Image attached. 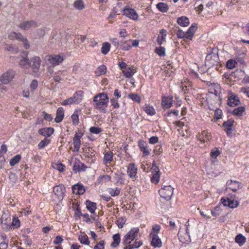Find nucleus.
<instances>
[{
    "instance_id": "obj_1",
    "label": "nucleus",
    "mask_w": 249,
    "mask_h": 249,
    "mask_svg": "<svg viewBox=\"0 0 249 249\" xmlns=\"http://www.w3.org/2000/svg\"><path fill=\"white\" fill-rule=\"evenodd\" d=\"M93 101L95 102V107L97 109H102L105 112L107 104L108 102V98L107 94L102 93L96 95L94 97Z\"/></svg>"
},
{
    "instance_id": "obj_2",
    "label": "nucleus",
    "mask_w": 249,
    "mask_h": 249,
    "mask_svg": "<svg viewBox=\"0 0 249 249\" xmlns=\"http://www.w3.org/2000/svg\"><path fill=\"white\" fill-rule=\"evenodd\" d=\"M139 232V229L138 228H133L131 229L124 237L122 244L123 245H127L128 243H131L135 239Z\"/></svg>"
},
{
    "instance_id": "obj_3",
    "label": "nucleus",
    "mask_w": 249,
    "mask_h": 249,
    "mask_svg": "<svg viewBox=\"0 0 249 249\" xmlns=\"http://www.w3.org/2000/svg\"><path fill=\"white\" fill-rule=\"evenodd\" d=\"M174 188L171 185L164 186L159 191V193L162 198L169 201L171 200L173 194Z\"/></svg>"
},
{
    "instance_id": "obj_4",
    "label": "nucleus",
    "mask_w": 249,
    "mask_h": 249,
    "mask_svg": "<svg viewBox=\"0 0 249 249\" xmlns=\"http://www.w3.org/2000/svg\"><path fill=\"white\" fill-rule=\"evenodd\" d=\"M16 72L12 70H8L3 73L0 78V81L2 84H7L14 78Z\"/></svg>"
},
{
    "instance_id": "obj_5",
    "label": "nucleus",
    "mask_w": 249,
    "mask_h": 249,
    "mask_svg": "<svg viewBox=\"0 0 249 249\" xmlns=\"http://www.w3.org/2000/svg\"><path fill=\"white\" fill-rule=\"evenodd\" d=\"M53 192L59 201H61L64 197L65 193V187L62 184H59L53 187Z\"/></svg>"
},
{
    "instance_id": "obj_6",
    "label": "nucleus",
    "mask_w": 249,
    "mask_h": 249,
    "mask_svg": "<svg viewBox=\"0 0 249 249\" xmlns=\"http://www.w3.org/2000/svg\"><path fill=\"white\" fill-rule=\"evenodd\" d=\"M218 59V56L216 54L210 53L205 58V65L209 67L213 66L217 63Z\"/></svg>"
},
{
    "instance_id": "obj_7",
    "label": "nucleus",
    "mask_w": 249,
    "mask_h": 249,
    "mask_svg": "<svg viewBox=\"0 0 249 249\" xmlns=\"http://www.w3.org/2000/svg\"><path fill=\"white\" fill-rule=\"evenodd\" d=\"M122 12L123 15L134 20H136L138 18L139 16L138 14L133 8H126L122 10Z\"/></svg>"
},
{
    "instance_id": "obj_8",
    "label": "nucleus",
    "mask_w": 249,
    "mask_h": 249,
    "mask_svg": "<svg viewBox=\"0 0 249 249\" xmlns=\"http://www.w3.org/2000/svg\"><path fill=\"white\" fill-rule=\"evenodd\" d=\"M31 65L30 67H31L33 72L35 73L38 72L41 63V60L39 57L34 56L32 57L31 58Z\"/></svg>"
},
{
    "instance_id": "obj_9",
    "label": "nucleus",
    "mask_w": 249,
    "mask_h": 249,
    "mask_svg": "<svg viewBox=\"0 0 249 249\" xmlns=\"http://www.w3.org/2000/svg\"><path fill=\"white\" fill-rule=\"evenodd\" d=\"M37 26V23L35 20H28L22 22L18 26L22 30H28Z\"/></svg>"
},
{
    "instance_id": "obj_10",
    "label": "nucleus",
    "mask_w": 249,
    "mask_h": 249,
    "mask_svg": "<svg viewBox=\"0 0 249 249\" xmlns=\"http://www.w3.org/2000/svg\"><path fill=\"white\" fill-rule=\"evenodd\" d=\"M83 134L82 133H76L73 138V143L74 145V151L79 152L81 147V138Z\"/></svg>"
},
{
    "instance_id": "obj_11",
    "label": "nucleus",
    "mask_w": 249,
    "mask_h": 249,
    "mask_svg": "<svg viewBox=\"0 0 249 249\" xmlns=\"http://www.w3.org/2000/svg\"><path fill=\"white\" fill-rule=\"evenodd\" d=\"M240 183L237 181L229 180L226 183V190H231L233 192L236 191L240 188Z\"/></svg>"
},
{
    "instance_id": "obj_12",
    "label": "nucleus",
    "mask_w": 249,
    "mask_h": 249,
    "mask_svg": "<svg viewBox=\"0 0 249 249\" xmlns=\"http://www.w3.org/2000/svg\"><path fill=\"white\" fill-rule=\"evenodd\" d=\"M197 28V24L194 23L189 27L188 31L186 32L187 36L185 39V42L189 41L192 39L194 36V34Z\"/></svg>"
},
{
    "instance_id": "obj_13",
    "label": "nucleus",
    "mask_w": 249,
    "mask_h": 249,
    "mask_svg": "<svg viewBox=\"0 0 249 249\" xmlns=\"http://www.w3.org/2000/svg\"><path fill=\"white\" fill-rule=\"evenodd\" d=\"M221 200L224 206H228L231 208H236L239 205V202L237 201H234L229 198L226 199L222 198Z\"/></svg>"
},
{
    "instance_id": "obj_14",
    "label": "nucleus",
    "mask_w": 249,
    "mask_h": 249,
    "mask_svg": "<svg viewBox=\"0 0 249 249\" xmlns=\"http://www.w3.org/2000/svg\"><path fill=\"white\" fill-rule=\"evenodd\" d=\"M240 100L237 96L234 93H231L228 100V105L230 107H234L239 105Z\"/></svg>"
},
{
    "instance_id": "obj_15",
    "label": "nucleus",
    "mask_w": 249,
    "mask_h": 249,
    "mask_svg": "<svg viewBox=\"0 0 249 249\" xmlns=\"http://www.w3.org/2000/svg\"><path fill=\"white\" fill-rule=\"evenodd\" d=\"M196 137L199 141L203 143L211 139V134L206 130L202 131L201 133L198 134Z\"/></svg>"
},
{
    "instance_id": "obj_16",
    "label": "nucleus",
    "mask_w": 249,
    "mask_h": 249,
    "mask_svg": "<svg viewBox=\"0 0 249 249\" xmlns=\"http://www.w3.org/2000/svg\"><path fill=\"white\" fill-rule=\"evenodd\" d=\"M150 238L151 239V245L155 248H160L162 246L161 239L158 235H149Z\"/></svg>"
},
{
    "instance_id": "obj_17",
    "label": "nucleus",
    "mask_w": 249,
    "mask_h": 249,
    "mask_svg": "<svg viewBox=\"0 0 249 249\" xmlns=\"http://www.w3.org/2000/svg\"><path fill=\"white\" fill-rule=\"evenodd\" d=\"M49 61L53 65H58L63 61V58L59 55L49 56Z\"/></svg>"
},
{
    "instance_id": "obj_18",
    "label": "nucleus",
    "mask_w": 249,
    "mask_h": 249,
    "mask_svg": "<svg viewBox=\"0 0 249 249\" xmlns=\"http://www.w3.org/2000/svg\"><path fill=\"white\" fill-rule=\"evenodd\" d=\"M72 193L76 195H82L85 192L84 187L79 183L75 184L72 187Z\"/></svg>"
},
{
    "instance_id": "obj_19",
    "label": "nucleus",
    "mask_w": 249,
    "mask_h": 249,
    "mask_svg": "<svg viewBox=\"0 0 249 249\" xmlns=\"http://www.w3.org/2000/svg\"><path fill=\"white\" fill-rule=\"evenodd\" d=\"M53 132L54 129L52 127H45L38 130V133L44 137H50Z\"/></svg>"
},
{
    "instance_id": "obj_20",
    "label": "nucleus",
    "mask_w": 249,
    "mask_h": 249,
    "mask_svg": "<svg viewBox=\"0 0 249 249\" xmlns=\"http://www.w3.org/2000/svg\"><path fill=\"white\" fill-rule=\"evenodd\" d=\"M137 172V167L134 163L129 164L127 173L130 178L135 177Z\"/></svg>"
},
{
    "instance_id": "obj_21",
    "label": "nucleus",
    "mask_w": 249,
    "mask_h": 249,
    "mask_svg": "<svg viewBox=\"0 0 249 249\" xmlns=\"http://www.w3.org/2000/svg\"><path fill=\"white\" fill-rule=\"evenodd\" d=\"M113 153L110 151L106 152L105 153L103 162L106 165L108 166V164H110L113 160Z\"/></svg>"
},
{
    "instance_id": "obj_22",
    "label": "nucleus",
    "mask_w": 249,
    "mask_h": 249,
    "mask_svg": "<svg viewBox=\"0 0 249 249\" xmlns=\"http://www.w3.org/2000/svg\"><path fill=\"white\" fill-rule=\"evenodd\" d=\"M173 97H162V106L166 108H170L172 105Z\"/></svg>"
},
{
    "instance_id": "obj_23",
    "label": "nucleus",
    "mask_w": 249,
    "mask_h": 249,
    "mask_svg": "<svg viewBox=\"0 0 249 249\" xmlns=\"http://www.w3.org/2000/svg\"><path fill=\"white\" fill-rule=\"evenodd\" d=\"M8 240L5 234L0 235V249H7Z\"/></svg>"
},
{
    "instance_id": "obj_24",
    "label": "nucleus",
    "mask_w": 249,
    "mask_h": 249,
    "mask_svg": "<svg viewBox=\"0 0 249 249\" xmlns=\"http://www.w3.org/2000/svg\"><path fill=\"white\" fill-rule=\"evenodd\" d=\"M16 39L21 41L23 42L25 49H28L29 48L30 44L29 41L27 38H25L21 34L17 33Z\"/></svg>"
},
{
    "instance_id": "obj_25",
    "label": "nucleus",
    "mask_w": 249,
    "mask_h": 249,
    "mask_svg": "<svg viewBox=\"0 0 249 249\" xmlns=\"http://www.w3.org/2000/svg\"><path fill=\"white\" fill-rule=\"evenodd\" d=\"M64 118V109L62 107H59L57 110L56 115L55 118L56 123H60Z\"/></svg>"
},
{
    "instance_id": "obj_26",
    "label": "nucleus",
    "mask_w": 249,
    "mask_h": 249,
    "mask_svg": "<svg viewBox=\"0 0 249 249\" xmlns=\"http://www.w3.org/2000/svg\"><path fill=\"white\" fill-rule=\"evenodd\" d=\"M177 23L181 26L185 27L189 25V20L186 17L182 16L178 18Z\"/></svg>"
},
{
    "instance_id": "obj_27",
    "label": "nucleus",
    "mask_w": 249,
    "mask_h": 249,
    "mask_svg": "<svg viewBox=\"0 0 249 249\" xmlns=\"http://www.w3.org/2000/svg\"><path fill=\"white\" fill-rule=\"evenodd\" d=\"M83 92L81 90L76 92L71 97L75 103H79L82 100Z\"/></svg>"
},
{
    "instance_id": "obj_28",
    "label": "nucleus",
    "mask_w": 249,
    "mask_h": 249,
    "mask_svg": "<svg viewBox=\"0 0 249 249\" xmlns=\"http://www.w3.org/2000/svg\"><path fill=\"white\" fill-rule=\"evenodd\" d=\"M19 64L23 68L28 69L31 65V59L29 60L26 57L23 58L20 60Z\"/></svg>"
},
{
    "instance_id": "obj_29",
    "label": "nucleus",
    "mask_w": 249,
    "mask_h": 249,
    "mask_svg": "<svg viewBox=\"0 0 249 249\" xmlns=\"http://www.w3.org/2000/svg\"><path fill=\"white\" fill-rule=\"evenodd\" d=\"M107 67L104 65L99 66L95 70V73L96 76H99L105 74L107 72Z\"/></svg>"
},
{
    "instance_id": "obj_30",
    "label": "nucleus",
    "mask_w": 249,
    "mask_h": 249,
    "mask_svg": "<svg viewBox=\"0 0 249 249\" xmlns=\"http://www.w3.org/2000/svg\"><path fill=\"white\" fill-rule=\"evenodd\" d=\"M246 239L242 234L239 233L235 238V241L240 246L243 245L246 242Z\"/></svg>"
},
{
    "instance_id": "obj_31",
    "label": "nucleus",
    "mask_w": 249,
    "mask_h": 249,
    "mask_svg": "<svg viewBox=\"0 0 249 249\" xmlns=\"http://www.w3.org/2000/svg\"><path fill=\"white\" fill-rule=\"evenodd\" d=\"M87 209L91 213H94L95 210L96 209V203L92 202L89 200H87L86 203Z\"/></svg>"
},
{
    "instance_id": "obj_32",
    "label": "nucleus",
    "mask_w": 249,
    "mask_h": 249,
    "mask_svg": "<svg viewBox=\"0 0 249 249\" xmlns=\"http://www.w3.org/2000/svg\"><path fill=\"white\" fill-rule=\"evenodd\" d=\"M113 242L111 244V247L113 248L117 247L121 241V236L119 233H117L113 236Z\"/></svg>"
},
{
    "instance_id": "obj_33",
    "label": "nucleus",
    "mask_w": 249,
    "mask_h": 249,
    "mask_svg": "<svg viewBox=\"0 0 249 249\" xmlns=\"http://www.w3.org/2000/svg\"><path fill=\"white\" fill-rule=\"evenodd\" d=\"M84 156H85L86 158L90 159L91 162H94V161L95 160L94 156V154L93 152L90 151V149H86L84 151Z\"/></svg>"
},
{
    "instance_id": "obj_34",
    "label": "nucleus",
    "mask_w": 249,
    "mask_h": 249,
    "mask_svg": "<svg viewBox=\"0 0 249 249\" xmlns=\"http://www.w3.org/2000/svg\"><path fill=\"white\" fill-rule=\"evenodd\" d=\"M81 166H84V163L80 162L79 160H75L73 167V171L75 173L77 172L82 171Z\"/></svg>"
},
{
    "instance_id": "obj_35",
    "label": "nucleus",
    "mask_w": 249,
    "mask_h": 249,
    "mask_svg": "<svg viewBox=\"0 0 249 249\" xmlns=\"http://www.w3.org/2000/svg\"><path fill=\"white\" fill-rule=\"evenodd\" d=\"M158 9L163 13L166 12L168 10L167 4L163 2H159L156 5Z\"/></svg>"
},
{
    "instance_id": "obj_36",
    "label": "nucleus",
    "mask_w": 249,
    "mask_h": 249,
    "mask_svg": "<svg viewBox=\"0 0 249 249\" xmlns=\"http://www.w3.org/2000/svg\"><path fill=\"white\" fill-rule=\"evenodd\" d=\"M160 178V171L158 169L157 171H155V173L153 174L152 177L151 178V181L152 183L157 184L159 182Z\"/></svg>"
},
{
    "instance_id": "obj_37",
    "label": "nucleus",
    "mask_w": 249,
    "mask_h": 249,
    "mask_svg": "<svg viewBox=\"0 0 249 249\" xmlns=\"http://www.w3.org/2000/svg\"><path fill=\"white\" fill-rule=\"evenodd\" d=\"M144 111L148 115H153L155 114L156 112L153 107L148 105H145L143 107Z\"/></svg>"
},
{
    "instance_id": "obj_38",
    "label": "nucleus",
    "mask_w": 249,
    "mask_h": 249,
    "mask_svg": "<svg viewBox=\"0 0 249 249\" xmlns=\"http://www.w3.org/2000/svg\"><path fill=\"white\" fill-rule=\"evenodd\" d=\"M110 48V44L108 42H104L102 44L101 52L104 54H107Z\"/></svg>"
},
{
    "instance_id": "obj_39",
    "label": "nucleus",
    "mask_w": 249,
    "mask_h": 249,
    "mask_svg": "<svg viewBox=\"0 0 249 249\" xmlns=\"http://www.w3.org/2000/svg\"><path fill=\"white\" fill-rule=\"evenodd\" d=\"M21 159V155L19 154L17 155L16 156L13 157L10 161V164L11 166H14L17 163H18Z\"/></svg>"
},
{
    "instance_id": "obj_40",
    "label": "nucleus",
    "mask_w": 249,
    "mask_h": 249,
    "mask_svg": "<svg viewBox=\"0 0 249 249\" xmlns=\"http://www.w3.org/2000/svg\"><path fill=\"white\" fill-rule=\"evenodd\" d=\"M245 107H239L236 108H234L232 111L233 115L236 116H239L245 112Z\"/></svg>"
},
{
    "instance_id": "obj_41",
    "label": "nucleus",
    "mask_w": 249,
    "mask_h": 249,
    "mask_svg": "<svg viewBox=\"0 0 249 249\" xmlns=\"http://www.w3.org/2000/svg\"><path fill=\"white\" fill-rule=\"evenodd\" d=\"M123 72L125 76L127 78H130L134 73L133 69L131 67L125 68V69L123 71Z\"/></svg>"
},
{
    "instance_id": "obj_42",
    "label": "nucleus",
    "mask_w": 249,
    "mask_h": 249,
    "mask_svg": "<svg viewBox=\"0 0 249 249\" xmlns=\"http://www.w3.org/2000/svg\"><path fill=\"white\" fill-rule=\"evenodd\" d=\"M50 142V140L44 138L43 140L41 141L38 144L39 149H43L47 146Z\"/></svg>"
},
{
    "instance_id": "obj_43",
    "label": "nucleus",
    "mask_w": 249,
    "mask_h": 249,
    "mask_svg": "<svg viewBox=\"0 0 249 249\" xmlns=\"http://www.w3.org/2000/svg\"><path fill=\"white\" fill-rule=\"evenodd\" d=\"M121 48L124 51H128L131 48V45L129 40L121 42Z\"/></svg>"
},
{
    "instance_id": "obj_44",
    "label": "nucleus",
    "mask_w": 249,
    "mask_h": 249,
    "mask_svg": "<svg viewBox=\"0 0 249 249\" xmlns=\"http://www.w3.org/2000/svg\"><path fill=\"white\" fill-rule=\"evenodd\" d=\"M79 240L81 244L84 245H89V238L86 234L83 235H80L79 237Z\"/></svg>"
},
{
    "instance_id": "obj_45",
    "label": "nucleus",
    "mask_w": 249,
    "mask_h": 249,
    "mask_svg": "<svg viewBox=\"0 0 249 249\" xmlns=\"http://www.w3.org/2000/svg\"><path fill=\"white\" fill-rule=\"evenodd\" d=\"M74 7L78 10H82L84 8V2L82 0H77L74 2Z\"/></svg>"
},
{
    "instance_id": "obj_46",
    "label": "nucleus",
    "mask_w": 249,
    "mask_h": 249,
    "mask_svg": "<svg viewBox=\"0 0 249 249\" xmlns=\"http://www.w3.org/2000/svg\"><path fill=\"white\" fill-rule=\"evenodd\" d=\"M233 121L229 120L224 122L223 124V125L225 128V129H228V131H231V127L233 125Z\"/></svg>"
},
{
    "instance_id": "obj_47",
    "label": "nucleus",
    "mask_w": 249,
    "mask_h": 249,
    "mask_svg": "<svg viewBox=\"0 0 249 249\" xmlns=\"http://www.w3.org/2000/svg\"><path fill=\"white\" fill-rule=\"evenodd\" d=\"M128 97L138 103H140L141 101V98L140 96L138 94L136 93L129 94L128 95Z\"/></svg>"
},
{
    "instance_id": "obj_48",
    "label": "nucleus",
    "mask_w": 249,
    "mask_h": 249,
    "mask_svg": "<svg viewBox=\"0 0 249 249\" xmlns=\"http://www.w3.org/2000/svg\"><path fill=\"white\" fill-rule=\"evenodd\" d=\"M160 227L159 225H155L153 226L152 231L150 233V235H158V234L159 233L160 230Z\"/></svg>"
},
{
    "instance_id": "obj_49",
    "label": "nucleus",
    "mask_w": 249,
    "mask_h": 249,
    "mask_svg": "<svg viewBox=\"0 0 249 249\" xmlns=\"http://www.w3.org/2000/svg\"><path fill=\"white\" fill-rule=\"evenodd\" d=\"M20 225V222L18 219V217L14 216L13 217V221L12 223V226L15 228H18L19 227Z\"/></svg>"
},
{
    "instance_id": "obj_50",
    "label": "nucleus",
    "mask_w": 249,
    "mask_h": 249,
    "mask_svg": "<svg viewBox=\"0 0 249 249\" xmlns=\"http://www.w3.org/2000/svg\"><path fill=\"white\" fill-rule=\"evenodd\" d=\"M220 154V151L217 147L213 148L211 152V157L212 158L215 159Z\"/></svg>"
},
{
    "instance_id": "obj_51",
    "label": "nucleus",
    "mask_w": 249,
    "mask_h": 249,
    "mask_svg": "<svg viewBox=\"0 0 249 249\" xmlns=\"http://www.w3.org/2000/svg\"><path fill=\"white\" fill-rule=\"evenodd\" d=\"M109 193L110 194V195L112 196H118L120 194L121 189L118 187H116L115 189H109Z\"/></svg>"
},
{
    "instance_id": "obj_52",
    "label": "nucleus",
    "mask_w": 249,
    "mask_h": 249,
    "mask_svg": "<svg viewBox=\"0 0 249 249\" xmlns=\"http://www.w3.org/2000/svg\"><path fill=\"white\" fill-rule=\"evenodd\" d=\"M126 218L125 217H121L119 218L116 222V223L118 225V227L119 228H123L124 225L125 224L126 222Z\"/></svg>"
},
{
    "instance_id": "obj_53",
    "label": "nucleus",
    "mask_w": 249,
    "mask_h": 249,
    "mask_svg": "<svg viewBox=\"0 0 249 249\" xmlns=\"http://www.w3.org/2000/svg\"><path fill=\"white\" fill-rule=\"evenodd\" d=\"M165 49L163 47H160L156 48L155 49V53H157L160 56H163L165 55Z\"/></svg>"
},
{
    "instance_id": "obj_54",
    "label": "nucleus",
    "mask_w": 249,
    "mask_h": 249,
    "mask_svg": "<svg viewBox=\"0 0 249 249\" xmlns=\"http://www.w3.org/2000/svg\"><path fill=\"white\" fill-rule=\"evenodd\" d=\"M236 62L232 59L229 60L226 63V66L229 69H232L235 67Z\"/></svg>"
},
{
    "instance_id": "obj_55",
    "label": "nucleus",
    "mask_w": 249,
    "mask_h": 249,
    "mask_svg": "<svg viewBox=\"0 0 249 249\" xmlns=\"http://www.w3.org/2000/svg\"><path fill=\"white\" fill-rule=\"evenodd\" d=\"M89 131L91 133L98 134L102 131V129L98 127L92 126L89 128Z\"/></svg>"
},
{
    "instance_id": "obj_56",
    "label": "nucleus",
    "mask_w": 249,
    "mask_h": 249,
    "mask_svg": "<svg viewBox=\"0 0 249 249\" xmlns=\"http://www.w3.org/2000/svg\"><path fill=\"white\" fill-rule=\"evenodd\" d=\"M142 245V241H137L136 240L133 243H131V245L133 249L138 248Z\"/></svg>"
},
{
    "instance_id": "obj_57",
    "label": "nucleus",
    "mask_w": 249,
    "mask_h": 249,
    "mask_svg": "<svg viewBox=\"0 0 249 249\" xmlns=\"http://www.w3.org/2000/svg\"><path fill=\"white\" fill-rule=\"evenodd\" d=\"M177 36L178 38H184V40L185 41V39H186V36H187L186 32H184L181 30H178L177 32Z\"/></svg>"
},
{
    "instance_id": "obj_58",
    "label": "nucleus",
    "mask_w": 249,
    "mask_h": 249,
    "mask_svg": "<svg viewBox=\"0 0 249 249\" xmlns=\"http://www.w3.org/2000/svg\"><path fill=\"white\" fill-rule=\"evenodd\" d=\"M71 119L74 125H77L79 123V118L77 114L73 113L71 115Z\"/></svg>"
},
{
    "instance_id": "obj_59",
    "label": "nucleus",
    "mask_w": 249,
    "mask_h": 249,
    "mask_svg": "<svg viewBox=\"0 0 249 249\" xmlns=\"http://www.w3.org/2000/svg\"><path fill=\"white\" fill-rule=\"evenodd\" d=\"M53 168L57 169L60 172L64 171L65 166L62 163L55 164L53 166Z\"/></svg>"
},
{
    "instance_id": "obj_60",
    "label": "nucleus",
    "mask_w": 249,
    "mask_h": 249,
    "mask_svg": "<svg viewBox=\"0 0 249 249\" xmlns=\"http://www.w3.org/2000/svg\"><path fill=\"white\" fill-rule=\"evenodd\" d=\"M220 212L221 210H220V208L216 207L214 208V210L212 211L211 213L213 216L216 217L220 215Z\"/></svg>"
},
{
    "instance_id": "obj_61",
    "label": "nucleus",
    "mask_w": 249,
    "mask_h": 249,
    "mask_svg": "<svg viewBox=\"0 0 249 249\" xmlns=\"http://www.w3.org/2000/svg\"><path fill=\"white\" fill-rule=\"evenodd\" d=\"M73 103H75L74 102V100H73L72 98L71 97H70V98L64 100L62 103V105L63 106H66L68 105L72 104Z\"/></svg>"
},
{
    "instance_id": "obj_62",
    "label": "nucleus",
    "mask_w": 249,
    "mask_h": 249,
    "mask_svg": "<svg viewBox=\"0 0 249 249\" xmlns=\"http://www.w3.org/2000/svg\"><path fill=\"white\" fill-rule=\"evenodd\" d=\"M214 115L217 119L221 118L222 116V111L221 109L217 108L214 111Z\"/></svg>"
},
{
    "instance_id": "obj_63",
    "label": "nucleus",
    "mask_w": 249,
    "mask_h": 249,
    "mask_svg": "<svg viewBox=\"0 0 249 249\" xmlns=\"http://www.w3.org/2000/svg\"><path fill=\"white\" fill-rule=\"evenodd\" d=\"M140 150L142 152V154L144 156H148L150 154V150L147 145L140 149Z\"/></svg>"
},
{
    "instance_id": "obj_64",
    "label": "nucleus",
    "mask_w": 249,
    "mask_h": 249,
    "mask_svg": "<svg viewBox=\"0 0 249 249\" xmlns=\"http://www.w3.org/2000/svg\"><path fill=\"white\" fill-rule=\"evenodd\" d=\"M104 241H101L98 244L94 246V249H104Z\"/></svg>"
}]
</instances>
